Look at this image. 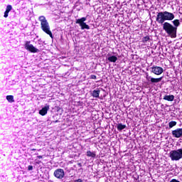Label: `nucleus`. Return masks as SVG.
<instances>
[{
	"mask_svg": "<svg viewBox=\"0 0 182 182\" xmlns=\"http://www.w3.org/2000/svg\"><path fill=\"white\" fill-rule=\"evenodd\" d=\"M174 18V14L171 12L167 11H160L157 13L156 21L158 23L163 25V23H166V21H173Z\"/></svg>",
	"mask_w": 182,
	"mask_h": 182,
	"instance_id": "obj_1",
	"label": "nucleus"
},
{
	"mask_svg": "<svg viewBox=\"0 0 182 182\" xmlns=\"http://www.w3.org/2000/svg\"><path fill=\"white\" fill-rule=\"evenodd\" d=\"M163 25V29L165 31V32L171 36V38H177V28L174 27L173 24L165 22L162 23Z\"/></svg>",
	"mask_w": 182,
	"mask_h": 182,
	"instance_id": "obj_2",
	"label": "nucleus"
},
{
	"mask_svg": "<svg viewBox=\"0 0 182 182\" xmlns=\"http://www.w3.org/2000/svg\"><path fill=\"white\" fill-rule=\"evenodd\" d=\"M169 157L172 161H178L182 159V149L172 150L169 153Z\"/></svg>",
	"mask_w": 182,
	"mask_h": 182,
	"instance_id": "obj_3",
	"label": "nucleus"
},
{
	"mask_svg": "<svg viewBox=\"0 0 182 182\" xmlns=\"http://www.w3.org/2000/svg\"><path fill=\"white\" fill-rule=\"evenodd\" d=\"M86 17H82L81 18H78L75 20V23L80 25L81 29L83 31L84 29H90V26L86 24Z\"/></svg>",
	"mask_w": 182,
	"mask_h": 182,
	"instance_id": "obj_4",
	"label": "nucleus"
},
{
	"mask_svg": "<svg viewBox=\"0 0 182 182\" xmlns=\"http://www.w3.org/2000/svg\"><path fill=\"white\" fill-rule=\"evenodd\" d=\"M24 48L26 50H28V52H31V53H38V52H39L38 48H35L33 45L31 44V41H26Z\"/></svg>",
	"mask_w": 182,
	"mask_h": 182,
	"instance_id": "obj_5",
	"label": "nucleus"
},
{
	"mask_svg": "<svg viewBox=\"0 0 182 182\" xmlns=\"http://www.w3.org/2000/svg\"><path fill=\"white\" fill-rule=\"evenodd\" d=\"M163 72H164V70L161 67L152 66L151 68V73H154V75H156L158 76L161 75V73H163Z\"/></svg>",
	"mask_w": 182,
	"mask_h": 182,
	"instance_id": "obj_6",
	"label": "nucleus"
},
{
	"mask_svg": "<svg viewBox=\"0 0 182 182\" xmlns=\"http://www.w3.org/2000/svg\"><path fill=\"white\" fill-rule=\"evenodd\" d=\"M146 79L148 80V82H151V83H159L163 80V77H161L159 78H154L150 75H149V73H146Z\"/></svg>",
	"mask_w": 182,
	"mask_h": 182,
	"instance_id": "obj_7",
	"label": "nucleus"
},
{
	"mask_svg": "<svg viewBox=\"0 0 182 182\" xmlns=\"http://www.w3.org/2000/svg\"><path fill=\"white\" fill-rule=\"evenodd\" d=\"M54 176L56 178L62 179L65 177V171L62 168H58L54 171Z\"/></svg>",
	"mask_w": 182,
	"mask_h": 182,
	"instance_id": "obj_8",
	"label": "nucleus"
},
{
	"mask_svg": "<svg viewBox=\"0 0 182 182\" xmlns=\"http://www.w3.org/2000/svg\"><path fill=\"white\" fill-rule=\"evenodd\" d=\"M172 136L176 139H180V137H182V128H178L172 131Z\"/></svg>",
	"mask_w": 182,
	"mask_h": 182,
	"instance_id": "obj_9",
	"label": "nucleus"
},
{
	"mask_svg": "<svg viewBox=\"0 0 182 182\" xmlns=\"http://www.w3.org/2000/svg\"><path fill=\"white\" fill-rule=\"evenodd\" d=\"M39 21H41V28L43 32H46V18L45 16H40Z\"/></svg>",
	"mask_w": 182,
	"mask_h": 182,
	"instance_id": "obj_10",
	"label": "nucleus"
},
{
	"mask_svg": "<svg viewBox=\"0 0 182 182\" xmlns=\"http://www.w3.org/2000/svg\"><path fill=\"white\" fill-rule=\"evenodd\" d=\"M46 33L47 35H49L51 39H53V34H52V31H50V28L48 23L46 24Z\"/></svg>",
	"mask_w": 182,
	"mask_h": 182,
	"instance_id": "obj_11",
	"label": "nucleus"
},
{
	"mask_svg": "<svg viewBox=\"0 0 182 182\" xmlns=\"http://www.w3.org/2000/svg\"><path fill=\"white\" fill-rule=\"evenodd\" d=\"M164 100H167L168 102H173V100H174V95H165L164 97Z\"/></svg>",
	"mask_w": 182,
	"mask_h": 182,
	"instance_id": "obj_12",
	"label": "nucleus"
},
{
	"mask_svg": "<svg viewBox=\"0 0 182 182\" xmlns=\"http://www.w3.org/2000/svg\"><path fill=\"white\" fill-rule=\"evenodd\" d=\"M100 95V90L97 89V90H94L92 92V96H93L94 97H99V95Z\"/></svg>",
	"mask_w": 182,
	"mask_h": 182,
	"instance_id": "obj_13",
	"label": "nucleus"
},
{
	"mask_svg": "<svg viewBox=\"0 0 182 182\" xmlns=\"http://www.w3.org/2000/svg\"><path fill=\"white\" fill-rule=\"evenodd\" d=\"M6 98L9 103H14L15 102V100L14 99V95H7Z\"/></svg>",
	"mask_w": 182,
	"mask_h": 182,
	"instance_id": "obj_14",
	"label": "nucleus"
},
{
	"mask_svg": "<svg viewBox=\"0 0 182 182\" xmlns=\"http://www.w3.org/2000/svg\"><path fill=\"white\" fill-rule=\"evenodd\" d=\"M107 60H109V62H112L113 63H114L117 61V57H116L115 55L108 57Z\"/></svg>",
	"mask_w": 182,
	"mask_h": 182,
	"instance_id": "obj_15",
	"label": "nucleus"
},
{
	"mask_svg": "<svg viewBox=\"0 0 182 182\" xmlns=\"http://www.w3.org/2000/svg\"><path fill=\"white\" fill-rule=\"evenodd\" d=\"M172 23L173 24L174 28H178L180 26V20L175 19L172 21Z\"/></svg>",
	"mask_w": 182,
	"mask_h": 182,
	"instance_id": "obj_16",
	"label": "nucleus"
},
{
	"mask_svg": "<svg viewBox=\"0 0 182 182\" xmlns=\"http://www.w3.org/2000/svg\"><path fill=\"white\" fill-rule=\"evenodd\" d=\"M125 127H126V125L122 123H119L117 124V130H119V132H122V130H124Z\"/></svg>",
	"mask_w": 182,
	"mask_h": 182,
	"instance_id": "obj_17",
	"label": "nucleus"
},
{
	"mask_svg": "<svg viewBox=\"0 0 182 182\" xmlns=\"http://www.w3.org/2000/svg\"><path fill=\"white\" fill-rule=\"evenodd\" d=\"M87 157H92V159H95V157H96V153L88 151H87Z\"/></svg>",
	"mask_w": 182,
	"mask_h": 182,
	"instance_id": "obj_18",
	"label": "nucleus"
},
{
	"mask_svg": "<svg viewBox=\"0 0 182 182\" xmlns=\"http://www.w3.org/2000/svg\"><path fill=\"white\" fill-rule=\"evenodd\" d=\"M39 114H41V116H45V114H46V106L39 111Z\"/></svg>",
	"mask_w": 182,
	"mask_h": 182,
	"instance_id": "obj_19",
	"label": "nucleus"
},
{
	"mask_svg": "<svg viewBox=\"0 0 182 182\" xmlns=\"http://www.w3.org/2000/svg\"><path fill=\"white\" fill-rule=\"evenodd\" d=\"M176 124H177V122H176V121H171V122L168 123V126H169V128H170V129L174 127V126H176Z\"/></svg>",
	"mask_w": 182,
	"mask_h": 182,
	"instance_id": "obj_20",
	"label": "nucleus"
},
{
	"mask_svg": "<svg viewBox=\"0 0 182 182\" xmlns=\"http://www.w3.org/2000/svg\"><path fill=\"white\" fill-rule=\"evenodd\" d=\"M150 41V36H146L142 38L143 43H146V42H149Z\"/></svg>",
	"mask_w": 182,
	"mask_h": 182,
	"instance_id": "obj_21",
	"label": "nucleus"
},
{
	"mask_svg": "<svg viewBox=\"0 0 182 182\" xmlns=\"http://www.w3.org/2000/svg\"><path fill=\"white\" fill-rule=\"evenodd\" d=\"M6 11L7 12H11V11H12V6L11 5H7Z\"/></svg>",
	"mask_w": 182,
	"mask_h": 182,
	"instance_id": "obj_22",
	"label": "nucleus"
},
{
	"mask_svg": "<svg viewBox=\"0 0 182 182\" xmlns=\"http://www.w3.org/2000/svg\"><path fill=\"white\" fill-rule=\"evenodd\" d=\"M32 170H33V166L29 165V166H28V171H32Z\"/></svg>",
	"mask_w": 182,
	"mask_h": 182,
	"instance_id": "obj_23",
	"label": "nucleus"
},
{
	"mask_svg": "<svg viewBox=\"0 0 182 182\" xmlns=\"http://www.w3.org/2000/svg\"><path fill=\"white\" fill-rule=\"evenodd\" d=\"M9 14V11H6V10L5 12H4V16L5 18H6L8 16Z\"/></svg>",
	"mask_w": 182,
	"mask_h": 182,
	"instance_id": "obj_24",
	"label": "nucleus"
},
{
	"mask_svg": "<svg viewBox=\"0 0 182 182\" xmlns=\"http://www.w3.org/2000/svg\"><path fill=\"white\" fill-rule=\"evenodd\" d=\"M90 79L96 80V79H97V77H96V75H90Z\"/></svg>",
	"mask_w": 182,
	"mask_h": 182,
	"instance_id": "obj_25",
	"label": "nucleus"
},
{
	"mask_svg": "<svg viewBox=\"0 0 182 182\" xmlns=\"http://www.w3.org/2000/svg\"><path fill=\"white\" fill-rule=\"evenodd\" d=\"M170 182H180V181H178L177 179H172V180H171Z\"/></svg>",
	"mask_w": 182,
	"mask_h": 182,
	"instance_id": "obj_26",
	"label": "nucleus"
},
{
	"mask_svg": "<svg viewBox=\"0 0 182 182\" xmlns=\"http://www.w3.org/2000/svg\"><path fill=\"white\" fill-rule=\"evenodd\" d=\"M75 182H83V181L80 178H78V179L75 180Z\"/></svg>",
	"mask_w": 182,
	"mask_h": 182,
	"instance_id": "obj_27",
	"label": "nucleus"
},
{
	"mask_svg": "<svg viewBox=\"0 0 182 182\" xmlns=\"http://www.w3.org/2000/svg\"><path fill=\"white\" fill-rule=\"evenodd\" d=\"M31 151H36V149H31Z\"/></svg>",
	"mask_w": 182,
	"mask_h": 182,
	"instance_id": "obj_28",
	"label": "nucleus"
},
{
	"mask_svg": "<svg viewBox=\"0 0 182 182\" xmlns=\"http://www.w3.org/2000/svg\"><path fill=\"white\" fill-rule=\"evenodd\" d=\"M48 110H49V106L46 107V112H48Z\"/></svg>",
	"mask_w": 182,
	"mask_h": 182,
	"instance_id": "obj_29",
	"label": "nucleus"
},
{
	"mask_svg": "<svg viewBox=\"0 0 182 182\" xmlns=\"http://www.w3.org/2000/svg\"><path fill=\"white\" fill-rule=\"evenodd\" d=\"M55 123H58V120L55 121Z\"/></svg>",
	"mask_w": 182,
	"mask_h": 182,
	"instance_id": "obj_30",
	"label": "nucleus"
}]
</instances>
